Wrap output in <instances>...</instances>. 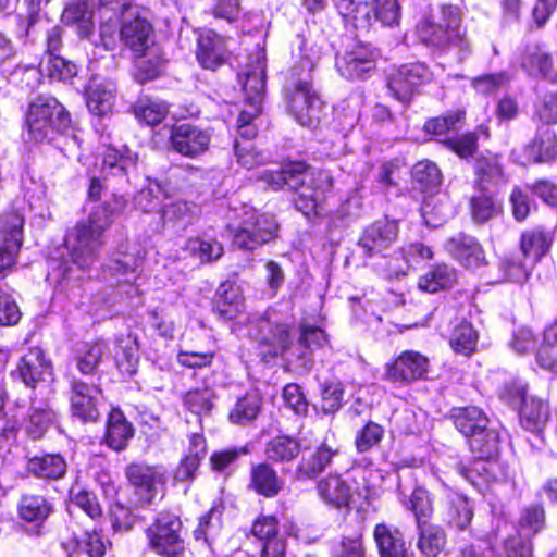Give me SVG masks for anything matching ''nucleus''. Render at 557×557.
Instances as JSON below:
<instances>
[{
  "label": "nucleus",
  "mask_w": 557,
  "mask_h": 557,
  "mask_svg": "<svg viewBox=\"0 0 557 557\" xmlns=\"http://www.w3.org/2000/svg\"><path fill=\"white\" fill-rule=\"evenodd\" d=\"M127 203L128 199L125 196L113 193L109 199L94 208L86 220L77 223L65 238L70 261L50 258L47 280L61 284L74 277L77 270L91 267L103 246L104 232Z\"/></svg>",
  "instance_id": "nucleus-1"
},
{
  "label": "nucleus",
  "mask_w": 557,
  "mask_h": 557,
  "mask_svg": "<svg viewBox=\"0 0 557 557\" xmlns=\"http://www.w3.org/2000/svg\"><path fill=\"white\" fill-rule=\"evenodd\" d=\"M257 178L273 190L283 188L294 190L295 207L305 215L315 212L325 193L333 185V180L327 172L311 170L304 162H292L277 170H262Z\"/></svg>",
  "instance_id": "nucleus-2"
},
{
  "label": "nucleus",
  "mask_w": 557,
  "mask_h": 557,
  "mask_svg": "<svg viewBox=\"0 0 557 557\" xmlns=\"http://www.w3.org/2000/svg\"><path fill=\"white\" fill-rule=\"evenodd\" d=\"M300 52V63L290 69V77L284 87L285 101L288 112L300 125L314 127L324 108L311 79L321 50L314 46L307 47V42L302 41Z\"/></svg>",
  "instance_id": "nucleus-3"
},
{
  "label": "nucleus",
  "mask_w": 557,
  "mask_h": 557,
  "mask_svg": "<svg viewBox=\"0 0 557 557\" xmlns=\"http://www.w3.org/2000/svg\"><path fill=\"white\" fill-rule=\"evenodd\" d=\"M26 126L34 140L50 141L55 134L67 135L72 131V121L55 98L39 96L28 107Z\"/></svg>",
  "instance_id": "nucleus-4"
},
{
  "label": "nucleus",
  "mask_w": 557,
  "mask_h": 557,
  "mask_svg": "<svg viewBox=\"0 0 557 557\" xmlns=\"http://www.w3.org/2000/svg\"><path fill=\"white\" fill-rule=\"evenodd\" d=\"M418 34L426 45L457 48L460 60L469 54V42L461 30L460 13L456 7L443 5L438 16L425 18L419 24Z\"/></svg>",
  "instance_id": "nucleus-5"
},
{
  "label": "nucleus",
  "mask_w": 557,
  "mask_h": 557,
  "mask_svg": "<svg viewBox=\"0 0 557 557\" xmlns=\"http://www.w3.org/2000/svg\"><path fill=\"white\" fill-rule=\"evenodd\" d=\"M469 447L474 455L471 466L462 462L457 465V472L473 486L479 487L495 479L493 470L496 466L494 458L498 454L499 434L496 430L485 428L470 440Z\"/></svg>",
  "instance_id": "nucleus-6"
},
{
  "label": "nucleus",
  "mask_w": 557,
  "mask_h": 557,
  "mask_svg": "<svg viewBox=\"0 0 557 557\" xmlns=\"http://www.w3.org/2000/svg\"><path fill=\"white\" fill-rule=\"evenodd\" d=\"M235 247L255 250L277 236L278 224L272 214L245 211L240 221L226 226Z\"/></svg>",
  "instance_id": "nucleus-7"
},
{
  "label": "nucleus",
  "mask_w": 557,
  "mask_h": 557,
  "mask_svg": "<svg viewBox=\"0 0 557 557\" xmlns=\"http://www.w3.org/2000/svg\"><path fill=\"white\" fill-rule=\"evenodd\" d=\"M249 334L258 343V349L262 360L282 356L292 345V326L277 322L270 312L255 314L250 318Z\"/></svg>",
  "instance_id": "nucleus-8"
},
{
  "label": "nucleus",
  "mask_w": 557,
  "mask_h": 557,
  "mask_svg": "<svg viewBox=\"0 0 557 557\" xmlns=\"http://www.w3.org/2000/svg\"><path fill=\"white\" fill-rule=\"evenodd\" d=\"M147 535L150 547L160 556L177 557L185 549L182 522L175 515H159L148 528Z\"/></svg>",
  "instance_id": "nucleus-9"
},
{
  "label": "nucleus",
  "mask_w": 557,
  "mask_h": 557,
  "mask_svg": "<svg viewBox=\"0 0 557 557\" xmlns=\"http://www.w3.org/2000/svg\"><path fill=\"white\" fill-rule=\"evenodd\" d=\"M24 216L16 210L0 215V274L12 268L23 243Z\"/></svg>",
  "instance_id": "nucleus-10"
},
{
  "label": "nucleus",
  "mask_w": 557,
  "mask_h": 557,
  "mask_svg": "<svg viewBox=\"0 0 557 557\" xmlns=\"http://www.w3.org/2000/svg\"><path fill=\"white\" fill-rule=\"evenodd\" d=\"M432 81V72L421 62L404 64L389 75L387 87L395 99L410 101L418 88Z\"/></svg>",
  "instance_id": "nucleus-11"
},
{
  "label": "nucleus",
  "mask_w": 557,
  "mask_h": 557,
  "mask_svg": "<svg viewBox=\"0 0 557 557\" xmlns=\"http://www.w3.org/2000/svg\"><path fill=\"white\" fill-rule=\"evenodd\" d=\"M125 474L135 490L137 505L151 504L159 493V487L164 484V474L160 468L146 463H131L126 467Z\"/></svg>",
  "instance_id": "nucleus-12"
},
{
  "label": "nucleus",
  "mask_w": 557,
  "mask_h": 557,
  "mask_svg": "<svg viewBox=\"0 0 557 557\" xmlns=\"http://www.w3.org/2000/svg\"><path fill=\"white\" fill-rule=\"evenodd\" d=\"M121 41L136 57H143L153 45L152 25L143 17L138 9L120 20Z\"/></svg>",
  "instance_id": "nucleus-13"
},
{
  "label": "nucleus",
  "mask_w": 557,
  "mask_h": 557,
  "mask_svg": "<svg viewBox=\"0 0 557 557\" xmlns=\"http://www.w3.org/2000/svg\"><path fill=\"white\" fill-rule=\"evenodd\" d=\"M375 51L370 45L357 42L336 55V69L347 79H359L374 70Z\"/></svg>",
  "instance_id": "nucleus-14"
},
{
  "label": "nucleus",
  "mask_w": 557,
  "mask_h": 557,
  "mask_svg": "<svg viewBox=\"0 0 557 557\" xmlns=\"http://www.w3.org/2000/svg\"><path fill=\"white\" fill-rule=\"evenodd\" d=\"M429 366L428 357L414 350H406L385 364V379L393 383H410L424 379Z\"/></svg>",
  "instance_id": "nucleus-15"
},
{
  "label": "nucleus",
  "mask_w": 557,
  "mask_h": 557,
  "mask_svg": "<svg viewBox=\"0 0 557 557\" xmlns=\"http://www.w3.org/2000/svg\"><path fill=\"white\" fill-rule=\"evenodd\" d=\"M145 257L146 251L139 245H122L114 253L107 269L112 276L116 277L119 285L122 283L137 285L139 278L137 272Z\"/></svg>",
  "instance_id": "nucleus-16"
},
{
  "label": "nucleus",
  "mask_w": 557,
  "mask_h": 557,
  "mask_svg": "<svg viewBox=\"0 0 557 557\" xmlns=\"http://www.w3.org/2000/svg\"><path fill=\"white\" fill-rule=\"evenodd\" d=\"M70 386L73 416L83 422L97 420L99 417L97 406L101 389L97 385L84 382L74 375L70 379Z\"/></svg>",
  "instance_id": "nucleus-17"
},
{
  "label": "nucleus",
  "mask_w": 557,
  "mask_h": 557,
  "mask_svg": "<svg viewBox=\"0 0 557 557\" xmlns=\"http://www.w3.org/2000/svg\"><path fill=\"white\" fill-rule=\"evenodd\" d=\"M398 226L393 221H376L368 225L358 239V247L366 257L383 255L396 240Z\"/></svg>",
  "instance_id": "nucleus-18"
},
{
  "label": "nucleus",
  "mask_w": 557,
  "mask_h": 557,
  "mask_svg": "<svg viewBox=\"0 0 557 557\" xmlns=\"http://www.w3.org/2000/svg\"><path fill=\"white\" fill-rule=\"evenodd\" d=\"M210 134L189 123L176 125L171 131L172 148L182 156L195 158L209 149Z\"/></svg>",
  "instance_id": "nucleus-19"
},
{
  "label": "nucleus",
  "mask_w": 557,
  "mask_h": 557,
  "mask_svg": "<svg viewBox=\"0 0 557 557\" xmlns=\"http://www.w3.org/2000/svg\"><path fill=\"white\" fill-rule=\"evenodd\" d=\"M14 374L27 386L35 388L40 382L52 380V364L46 359L45 352L39 347H32L25 352L14 371Z\"/></svg>",
  "instance_id": "nucleus-20"
},
{
  "label": "nucleus",
  "mask_w": 557,
  "mask_h": 557,
  "mask_svg": "<svg viewBox=\"0 0 557 557\" xmlns=\"http://www.w3.org/2000/svg\"><path fill=\"white\" fill-rule=\"evenodd\" d=\"M230 54L227 39L213 30L202 32L197 40L196 58L199 64L214 71L227 60Z\"/></svg>",
  "instance_id": "nucleus-21"
},
{
  "label": "nucleus",
  "mask_w": 557,
  "mask_h": 557,
  "mask_svg": "<svg viewBox=\"0 0 557 557\" xmlns=\"http://www.w3.org/2000/svg\"><path fill=\"white\" fill-rule=\"evenodd\" d=\"M138 156L132 152L127 146L117 148L112 145L104 146L102 151L101 176L125 178L128 182V172L136 168Z\"/></svg>",
  "instance_id": "nucleus-22"
},
{
  "label": "nucleus",
  "mask_w": 557,
  "mask_h": 557,
  "mask_svg": "<svg viewBox=\"0 0 557 557\" xmlns=\"http://www.w3.org/2000/svg\"><path fill=\"white\" fill-rule=\"evenodd\" d=\"M445 249L466 268L478 269L485 264V256L478 240L463 233L447 239Z\"/></svg>",
  "instance_id": "nucleus-23"
},
{
  "label": "nucleus",
  "mask_w": 557,
  "mask_h": 557,
  "mask_svg": "<svg viewBox=\"0 0 557 557\" xmlns=\"http://www.w3.org/2000/svg\"><path fill=\"white\" fill-rule=\"evenodd\" d=\"M247 102L262 103L265 90V55L257 50L255 62L247 64L246 71L238 74Z\"/></svg>",
  "instance_id": "nucleus-24"
},
{
  "label": "nucleus",
  "mask_w": 557,
  "mask_h": 557,
  "mask_svg": "<svg viewBox=\"0 0 557 557\" xmlns=\"http://www.w3.org/2000/svg\"><path fill=\"white\" fill-rule=\"evenodd\" d=\"M549 420V406L547 401L524 396V431L531 432L535 441H530V445L540 449L544 444V430Z\"/></svg>",
  "instance_id": "nucleus-25"
},
{
  "label": "nucleus",
  "mask_w": 557,
  "mask_h": 557,
  "mask_svg": "<svg viewBox=\"0 0 557 557\" xmlns=\"http://www.w3.org/2000/svg\"><path fill=\"white\" fill-rule=\"evenodd\" d=\"M116 88L113 82L92 77L86 87L88 110L98 116L107 114L113 107Z\"/></svg>",
  "instance_id": "nucleus-26"
},
{
  "label": "nucleus",
  "mask_w": 557,
  "mask_h": 557,
  "mask_svg": "<svg viewBox=\"0 0 557 557\" xmlns=\"http://www.w3.org/2000/svg\"><path fill=\"white\" fill-rule=\"evenodd\" d=\"M320 498L333 508L348 507L351 499V487L339 474H329L317 484Z\"/></svg>",
  "instance_id": "nucleus-27"
},
{
  "label": "nucleus",
  "mask_w": 557,
  "mask_h": 557,
  "mask_svg": "<svg viewBox=\"0 0 557 557\" xmlns=\"http://www.w3.org/2000/svg\"><path fill=\"white\" fill-rule=\"evenodd\" d=\"M337 449L327 444H321L315 449L306 453L299 461L296 472L299 479H314L331 466Z\"/></svg>",
  "instance_id": "nucleus-28"
},
{
  "label": "nucleus",
  "mask_w": 557,
  "mask_h": 557,
  "mask_svg": "<svg viewBox=\"0 0 557 557\" xmlns=\"http://www.w3.org/2000/svg\"><path fill=\"white\" fill-rule=\"evenodd\" d=\"M338 13L356 29H368L373 23L371 0H338Z\"/></svg>",
  "instance_id": "nucleus-29"
},
{
  "label": "nucleus",
  "mask_w": 557,
  "mask_h": 557,
  "mask_svg": "<svg viewBox=\"0 0 557 557\" xmlns=\"http://www.w3.org/2000/svg\"><path fill=\"white\" fill-rule=\"evenodd\" d=\"M283 480L268 463L261 462L251 467L249 486L259 495L275 497L283 488Z\"/></svg>",
  "instance_id": "nucleus-30"
},
{
  "label": "nucleus",
  "mask_w": 557,
  "mask_h": 557,
  "mask_svg": "<svg viewBox=\"0 0 557 557\" xmlns=\"http://www.w3.org/2000/svg\"><path fill=\"white\" fill-rule=\"evenodd\" d=\"M134 436V428L119 409L111 410L107 420L106 444L113 450L125 449L128 441Z\"/></svg>",
  "instance_id": "nucleus-31"
},
{
  "label": "nucleus",
  "mask_w": 557,
  "mask_h": 557,
  "mask_svg": "<svg viewBox=\"0 0 557 557\" xmlns=\"http://www.w3.org/2000/svg\"><path fill=\"white\" fill-rule=\"evenodd\" d=\"M67 465L60 454L35 456L27 462V470L37 478L58 480L65 475Z\"/></svg>",
  "instance_id": "nucleus-32"
},
{
  "label": "nucleus",
  "mask_w": 557,
  "mask_h": 557,
  "mask_svg": "<svg viewBox=\"0 0 557 557\" xmlns=\"http://www.w3.org/2000/svg\"><path fill=\"white\" fill-rule=\"evenodd\" d=\"M455 428L468 440L488 426V419L478 407L454 409L451 413Z\"/></svg>",
  "instance_id": "nucleus-33"
},
{
  "label": "nucleus",
  "mask_w": 557,
  "mask_h": 557,
  "mask_svg": "<svg viewBox=\"0 0 557 557\" xmlns=\"http://www.w3.org/2000/svg\"><path fill=\"white\" fill-rule=\"evenodd\" d=\"M524 69L530 76L557 83V67L553 55L544 46H535L529 50L528 63L524 64Z\"/></svg>",
  "instance_id": "nucleus-34"
},
{
  "label": "nucleus",
  "mask_w": 557,
  "mask_h": 557,
  "mask_svg": "<svg viewBox=\"0 0 557 557\" xmlns=\"http://www.w3.org/2000/svg\"><path fill=\"white\" fill-rule=\"evenodd\" d=\"M381 557H405L407 554L403 534L395 528L380 523L373 532Z\"/></svg>",
  "instance_id": "nucleus-35"
},
{
  "label": "nucleus",
  "mask_w": 557,
  "mask_h": 557,
  "mask_svg": "<svg viewBox=\"0 0 557 557\" xmlns=\"http://www.w3.org/2000/svg\"><path fill=\"white\" fill-rule=\"evenodd\" d=\"M161 212L165 224H171L173 227L184 231L195 223L199 209L195 203L176 200L165 203Z\"/></svg>",
  "instance_id": "nucleus-36"
},
{
  "label": "nucleus",
  "mask_w": 557,
  "mask_h": 557,
  "mask_svg": "<svg viewBox=\"0 0 557 557\" xmlns=\"http://www.w3.org/2000/svg\"><path fill=\"white\" fill-rule=\"evenodd\" d=\"M62 20L66 24H76L81 37H89L95 28L92 12L87 0H74L69 3L63 13Z\"/></svg>",
  "instance_id": "nucleus-37"
},
{
  "label": "nucleus",
  "mask_w": 557,
  "mask_h": 557,
  "mask_svg": "<svg viewBox=\"0 0 557 557\" xmlns=\"http://www.w3.org/2000/svg\"><path fill=\"white\" fill-rule=\"evenodd\" d=\"M401 256L404 260V264L401 265L394 267L392 265V260L388 261L386 267V276L388 278H398L406 275L408 268L419 263L420 261L431 259L433 257V252L430 247L422 243H411L401 248Z\"/></svg>",
  "instance_id": "nucleus-38"
},
{
  "label": "nucleus",
  "mask_w": 557,
  "mask_h": 557,
  "mask_svg": "<svg viewBox=\"0 0 557 557\" xmlns=\"http://www.w3.org/2000/svg\"><path fill=\"white\" fill-rule=\"evenodd\" d=\"M183 249L201 263H211L219 260L223 253V245L215 238L190 237Z\"/></svg>",
  "instance_id": "nucleus-39"
},
{
  "label": "nucleus",
  "mask_w": 557,
  "mask_h": 557,
  "mask_svg": "<svg viewBox=\"0 0 557 557\" xmlns=\"http://www.w3.org/2000/svg\"><path fill=\"white\" fill-rule=\"evenodd\" d=\"M419 531L418 549L426 557H436L445 547V531L435 524L417 525Z\"/></svg>",
  "instance_id": "nucleus-40"
},
{
  "label": "nucleus",
  "mask_w": 557,
  "mask_h": 557,
  "mask_svg": "<svg viewBox=\"0 0 557 557\" xmlns=\"http://www.w3.org/2000/svg\"><path fill=\"white\" fill-rule=\"evenodd\" d=\"M243 307L239 288L231 282L222 283L215 294V308L225 319H234Z\"/></svg>",
  "instance_id": "nucleus-41"
},
{
  "label": "nucleus",
  "mask_w": 557,
  "mask_h": 557,
  "mask_svg": "<svg viewBox=\"0 0 557 557\" xmlns=\"http://www.w3.org/2000/svg\"><path fill=\"white\" fill-rule=\"evenodd\" d=\"M457 281L456 271L447 264H438L419 280V288L428 293L451 287Z\"/></svg>",
  "instance_id": "nucleus-42"
},
{
  "label": "nucleus",
  "mask_w": 557,
  "mask_h": 557,
  "mask_svg": "<svg viewBox=\"0 0 557 557\" xmlns=\"http://www.w3.org/2000/svg\"><path fill=\"white\" fill-rule=\"evenodd\" d=\"M475 187L484 191L491 185L498 184L503 178V170L496 157L478 158L474 164Z\"/></svg>",
  "instance_id": "nucleus-43"
},
{
  "label": "nucleus",
  "mask_w": 557,
  "mask_h": 557,
  "mask_svg": "<svg viewBox=\"0 0 557 557\" xmlns=\"http://www.w3.org/2000/svg\"><path fill=\"white\" fill-rule=\"evenodd\" d=\"M57 418L53 409L46 403L32 405L28 413L27 433L33 438H40L46 431L54 423Z\"/></svg>",
  "instance_id": "nucleus-44"
},
{
  "label": "nucleus",
  "mask_w": 557,
  "mask_h": 557,
  "mask_svg": "<svg viewBox=\"0 0 557 557\" xmlns=\"http://www.w3.org/2000/svg\"><path fill=\"white\" fill-rule=\"evenodd\" d=\"M51 511L47 499L41 495H23L18 503V517L26 522L41 523Z\"/></svg>",
  "instance_id": "nucleus-45"
},
{
  "label": "nucleus",
  "mask_w": 557,
  "mask_h": 557,
  "mask_svg": "<svg viewBox=\"0 0 557 557\" xmlns=\"http://www.w3.org/2000/svg\"><path fill=\"white\" fill-rule=\"evenodd\" d=\"M412 178L417 188L422 191H433L441 186L443 175L436 163L423 160L414 164Z\"/></svg>",
  "instance_id": "nucleus-46"
},
{
  "label": "nucleus",
  "mask_w": 557,
  "mask_h": 557,
  "mask_svg": "<svg viewBox=\"0 0 557 557\" xmlns=\"http://www.w3.org/2000/svg\"><path fill=\"white\" fill-rule=\"evenodd\" d=\"M299 451L300 445L295 438L281 435L268 442L264 454L272 461L288 462L296 458Z\"/></svg>",
  "instance_id": "nucleus-47"
},
{
  "label": "nucleus",
  "mask_w": 557,
  "mask_h": 557,
  "mask_svg": "<svg viewBox=\"0 0 557 557\" xmlns=\"http://www.w3.org/2000/svg\"><path fill=\"white\" fill-rule=\"evenodd\" d=\"M472 517L473 509L469 499L459 494L453 495L448 503L447 522L458 530H465L470 524Z\"/></svg>",
  "instance_id": "nucleus-48"
},
{
  "label": "nucleus",
  "mask_w": 557,
  "mask_h": 557,
  "mask_svg": "<svg viewBox=\"0 0 557 557\" xmlns=\"http://www.w3.org/2000/svg\"><path fill=\"white\" fill-rule=\"evenodd\" d=\"M262 399L257 393H247L239 398L230 412V420L233 423L246 424L255 420L261 409Z\"/></svg>",
  "instance_id": "nucleus-49"
},
{
  "label": "nucleus",
  "mask_w": 557,
  "mask_h": 557,
  "mask_svg": "<svg viewBox=\"0 0 557 557\" xmlns=\"http://www.w3.org/2000/svg\"><path fill=\"white\" fill-rule=\"evenodd\" d=\"M41 74L55 81H67L76 75V65L57 54H46L39 64Z\"/></svg>",
  "instance_id": "nucleus-50"
},
{
  "label": "nucleus",
  "mask_w": 557,
  "mask_h": 557,
  "mask_svg": "<svg viewBox=\"0 0 557 557\" xmlns=\"http://www.w3.org/2000/svg\"><path fill=\"white\" fill-rule=\"evenodd\" d=\"M107 351L102 341L86 344L76 356V367L85 375L92 374Z\"/></svg>",
  "instance_id": "nucleus-51"
},
{
  "label": "nucleus",
  "mask_w": 557,
  "mask_h": 557,
  "mask_svg": "<svg viewBox=\"0 0 557 557\" xmlns=\"http://www.w3.org/2000/svg\"><path fill=\"white\" fill-rule=\"evenodd\" d=\"M478 342V334L473 326L468 322H462L457 325L450 336L451 348L459 354L469 356L475 349Z\"/></svg>",
  "instance_id": "nucleus-52"
},
{
  "label": "nucleus",
  "mask_w": 557,
  "mask_h": 557,
  "mask_svg": "<svg viewBox=\"0 0 557 557\" xmlns=\"http://www.w3.org/2000/svg\"><path fill=\"white\" fill-rule=\"evenodd\" d=\"M534 162H550L557 157V140L553 131L546 128L537 134L533 146Z\"/></svg>",
  "instance_id": "nucleus-53"
},
{
  "label": "nucleus",
  "mask_w": 557,
  "mask_h": 557,
  "mask_svg": "<svg viewBox=\"0 0 557 557\" xmlns=\"http://www.w3.org/2000/svg\"><path fill=\"white\" fill-rule=\"evenodd\" d=\"M552 243V232L542 228L532 231L528 237L524 236V257L532 256L535 261H539L548 252Z\"/></svg>",
  "instance_id": "nucleus-54"
},
{
  "label": "nucleus",
  "mask_w": 557,
  "mask_h": 557,
  "mask_svg": "<svg viewBox=\"0 0 557 557\" xmlns=\"http://www.w3.org/2000/svg\"><path fill=\"white\" fill-rule=\"evenodd\" d=\"M373 22L384 26L397 25L400 20V7L397 0H371Z\"/></svg>",
  "instance_id": "nucleus-55"
},
{
  "label": "nucleus",
  "mask_w": 557,
  "mask_h": 557,
  "mask_svg": "<svg viewBox=\"0 0 557 557\" xmlns=\"http://www.w3.org/2000/svg\"><path fill=\"white\" fill-rule=\"evenodd\" d=\"M214 393L210 388L189 391L184 398L187 409L201 417L210 413L213 403Z\"/></svg>",
  "instance_id": "nucleus-56"
},
{
  "label": "nucleus",
  "mask_w": 557,
  "mask_h": 557,
  "mask_svg": "<svg viewBox=\"0 0 557 557\" xmlns=\"http://www.w3.org/2000/svg\"><path fill=\"white\" fill-rule=\"evenodd\" d=\"M221 510L216 507H212L208 513L200 518L199 524L194 531L195 539H203L207 543L214 539L221 528Z\"/></svg>",
  "instance_id": "nucleus-57"
},
{
  "label": "nucleus",
  "mask_w": 557,
  "mask_h": 557,
  "mask_svg": "<svg viewBox=\"0 0 557 557\" xmlns=\"http://www.w3.org/2000/svg\"><path fill=\"white\" fill-rule=\"evenodd\" d=\"M248 454L246 447H233L214 451L210 457L211 469L216 472L227 473L233 470L239 456Z\"/></svg>",
  "instance_id": "nucleus-58"
},
{
  "label": "nucleus",
  "mask_w": 557,
  "mask_h": 557,
  "mask_svg": "<svg viewBox=\"0 0 557 557\" xmlns=\"http://www.w3.org/2000/svg\"><path fill=\"white\" fill-rule=\"evenodd\" d=\"M410 509L416 516L417 525L429 523L428 520L433 512L430 494L422 487H417L410 497Z\"/></svg>",
  "instance_id": "nucleus-59"
},
{
  "label": "nucleus",
  "mask_w": 557,
  "mask_h": 557,
  "mask_svg": "<svg viewBox=\"0 0 557 557\" xmlns=\"http://www.w3.org/2000/svg\"><path fill=\"white\" fill-rule=\"evenodd\" d=\"M134 0H99V13L102 18L121 20L136 11Z\"/></svg>",
  "instance_id": "nucleus-60"
},
{
  "label": "nucleus",
  "mask_w": 557,
  "mask_h": 557,
  "mask_svg": "<svg viewBox=\"0 0 557 557\" xmlns=\"http://www.w3.org/2000/svg\"><path fill=\"white\" fill-rule=\"evenodd\" d=\"M384 435V430L375 422H368L356 436V448L359 453L369 451L379 445Z\"/></svg>",
  "instance_id": "nucleus-61"
},
{
  "label": "nucleus",
  "mask_w": 557,
  "mask_h": 557,
  "mask_svg": "<svg viewBox=\"0 0 557 557\" xmlns=\"http://www.w3.org/2000/svg\"><path fill=\"white\" fill-rule=\"evenodd\" d=\"M344 388L339 382H330L321 388V409L324 413H334L342 407Z\"/></svg>",
  "instance_id": "nucleus-62"
},
{
  "label": "nucleus",
  "mask_w": 557,
  "mask_h": 557,
  "mask_svg": "<svg viewBox=\"0 0 557 557\" xmlns=\"http://www.w3.org/2000/svg\"><path fill=\"white\" fill-rule=\"evenodd\" d=\"M366 547L361 536H344L332 546L331 557H364Z\"/></svg>",
  "instance_id": "nucleus-63"
},
{
  "label": "nucleus",
  "mask_w": 557,
  "mask_h": 557,
  "mask_svg": "<svg viewBox=\"0 0 557 557\" xmlns=\"http://www.w3.org/2000/svg\"><path fill=\"white\" fill-rule=\"evenodd\" d=\"M168 111L169 108L164 101L147 100L137 108L136 115L148 125H156L162 122Z\"/></svg>",
  "instance_id": "nucleus-64"
}]
</instances>
